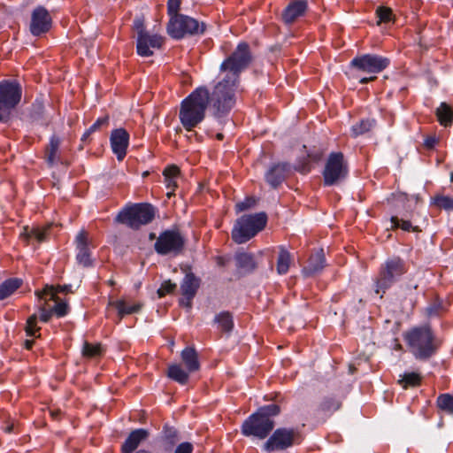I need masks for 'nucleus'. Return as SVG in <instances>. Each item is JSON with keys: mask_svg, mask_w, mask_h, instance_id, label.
<instances>
[{"mask_svg": "<svg viewBox=\"0 0 453 453\" xmlns=\"http://www.w3.org/2000/svg\"><path fill=\"white\" fill-rule=\"evenodd\" d=\"M254 203V199L247 198L245 201L238 203L235 207L237 211L240 212L250 208Z\"/></svg>", "mask_w": 453, "mask_h": 453, "instance_id": "5fc2aeb1", "label": "nucleus"}, {"mask_svg": "<svg viewBox=\"0 0 453 453\" xmlns=\"http://www.w3.org/2000/svg\"><path fill=\"white\" fill-rule=\"evenodd\" d=\"M325 267V255L323 250H318L311 254L303 273L305 276H313Z\"/></svg>", "mask_w": 453, "mask_h": 453, "instance_id": "4be33fe9", "label": "nucleus"}, {"mask_svg": "<svg viewBox=\"0 0 453 453\" xmlns=\"http://www.w3.org/2000/svg\"><path fill=\"white\" fill-rule=\"evenodd\" d=\"M236 266L243 273L252 272L257 265L251 254L239 252L235 255Z\"/></svg>", "mask_w": 453, "mask_h": 453, "instance_id": "c85d7f7f", "label": "nucleus"}, {"mask_svg": "<svg viewBox=\"0 0 453 453\" xmlns=\"http://www.w3.org/2000/svg\"><path fill=\"white\" fill-rule=\"evenodd\" d=\"M4 430L6 433H11L13 430V424L7 426Z\"/></svg>", "mask_w": 453, "mask_h": 453, "instance_id": "0e129e2a", "label": "nucleus"}, {"mask_svg": "<svg viewBox=\"0 0 453 453\" xmlns=\"http://www.w3.org/2000/svg\"><path fill=\"white\" fill-rule=\"evenodd\" d=\"M40 311V319L42 322H48L53 314L51 308L47 307V301H45V303L41 305Z\"/></svg>", "mask_w": 453, "mask_h": 453, "instance_id": "8fccbe9b", "label": "nucleus"}, {"mask_svg": "<svg viewBox=\"0 0 453 453\" xmlns=\"http://www.w3.org/2000/svg\"><path fill=\"white\" fill-rule=\"evenodd\" d=\"M180 5V0H169L168 1V13L169 15L175 16L178 15L177 12L179 11Z\"/></svg>", "mask_w": 453, "mask_h": 453, "instance_id": "603ef678", "label": "nucleus"}, {"mask_svg": "<svg viewBox=\"0 0 453 453\" xmlns=\"http://www.w3.org/2000/svg\"><path fill=\"white\" fill-rule=\"evenodd\" d=\"M155 210L149 203H136L120 211L116 220L125 224L133 229H138L142 225H147L153 220Z\"/></svg>", "mask_w": 453, "mask_h": 453, "instance_id": "39448f33", "label": "nucleus"}, {"mask_svg": "<svg viewBox=\"0 0 453 453\" xmlns=\"http://www.w3.org/2000/svg\"><path fill=\"white\" fill-rule=\"evenodd\" d=\"M192 451L193 445L190 442H182L176 447L174 453H192Z\"/></svg>", "mask_w": 453, "mask_h": 453, "instance_id": "864d4df0", "label": "nucleus"}, {"mask_svg": "<svg viewBox=\"0 0 453 453\" xmlns=\"http://www.w3.org/2000/svg\"><path fill=\"white\" fill-rule=\"evenodd\" d=\"M274 427V422L268 417H262L257 412L252 414L242 426V432L246 436L265 439Z\"/></svg>", "mask_w": 453, "mask_h": 453, "instance_id": "9b49d317", "label": "nucleus"}, {"mask_svg": "<svg viewBox=\"0 0 453 453\" xmlns=\"http://www.w3.org/2000/svg\"><path fill=\"white\" fill-rule=\"evenodd\" d=\"M374 79H376V76H372V77H369V78H363L360 80V83L362 84H365L371 81H373Z\"/></svg>", "mask_w": 453, "mask_h": 453, "instance_id": "680f3d73", "label": "nucleus"}, {"mask_svg": "<svg viewBox=\"0 0 453 453\" xmlns=\"http://www.w3.org/2000/svg\"><path fill=\"white\" fill-rule=\"evenodd\" d=\"M421 377L418 373L409 372L402 376V379L398 380L399 384L404 388L409 387H417L420 384Z\"/></svg>", "mask_w": 453, "mask_h": 453, "instance_id": "58836bf2", "label": "nucleus"}, {"mask_svg": "<svg viewBox=\"0 0 453 453\" xmlns=\"http://www.w3.org/2000/svg\"><path fill=\"white\" fill-rule=\"evenodd\" d=\"M180 437L177 429L173 426H165L163 430L162 441L166 450H172L173 447L179 442Z\"/></svg>", "mask_w": 453, "mask_h": 453, "instance_id": "c756f323", "label": "nucleus"}, {"mask_svg": "<svg viewBox=\"0 0 453 453\" xmlns=\"http://www.w3.org/2000/svg\"><path fill=\"white\" fill-rule=\"evenodd\" d=\"M434 204L441 209L453 210V198L443 195H438L434 197Z\"/></svg>", "mask_w": 453, "mask_h": 453, "instance_id": "a19ab883", "label": "nucleus"}, {"mask_svg": "<svg viewBox=\"0 0 453 453\" xmlns=\"http://www.w3.org/2000/svg\"><path fill=\"white\" fill-rule=\"evenodd\" d=\"M156 239V234L154 233L150 234V240Z\"/></svg>", "mask_w": 453, "mask_h": 453, "instance_id": "338daca9", "label": "nucleus"}, {"mask_svg": "<svg viewBox=\"0 0 453 453\" xmlns=\"http://www.w3.org/2000/svg\"><path fill=\"white\" fill-rule=\"evenodd\" d=\"M111 304L117 309L119 319H121L126 315L138 312L142 308L141 303L128 304L123 299L111 303Z\"/></svg>", "mask_w": 453, "mask_h": 453, "instance_id": "7c9ffc66", "label": "nucleus"}, {"mask_svg": "<svg viewBox=\"0 0 453 453\" xmlns=\"http://www.w3.org/2000/svg\"><path fill=\"white\" fill-rule=\"evenodd\" d=\"M347 173L348 167L344 162L343 154L331 153L323 172L325 184L327 186L337 184L346 177Z\"/></svg>", "mask_w": 453, "mask_h": 453, "instance_id": "9d476101", "label": "nucleus"}, {"mask_svg": "<svg viewBox=\"0 0 453 453\" xmlns=\"http://www.w3.org/2000/svg\"><path fill=\"white\" fill-rule=\"evenodd\" d=\"M214 321L219 325L220 330L224 333H230L234 327L233 316L229 311H222L218 314Z\"/></svg>", "mask_w": 453, "mask_h": 453, "instance_id": "72a5a7b5", "label": "nucleus"}, {"mask_svg": "<svg viewBox=\"0 0 453 453\" xmlns=\"http://www.w3.org/2000/svg\"><path fill=\"white\" fill-rule=\"evenodd\" d=\"M435 114L441 125L444 127L451 125L453 120V110L448 104L441 103L436 109Z\"/></svg>", "mask_w": 453, "mask_h": 453, "instance_id": "2f4dec72", "label": "nucleus"}, {"mask_svg": "<svg viewBox=\"0 0 453 453\" xmlns=\"http://www.w3.org/2000/svg\"><path fill=\"white\" fill-rule=\"evenodd\" d=\"M267 217L264 212L243 215L238 219L232 231V239L238 244L254 237L266 225Z\"/></svg>", "mask_w": 453, "mask_h": 453, "instance_id": "20e7f679", "label": "nucleus"}, {"mask_svg": "<svg viewBox=\"0 0 453 453\" xmlns=\"http://www.w3.org/2000/svg\"><path fill=\"white\" fill-rule=\"evenodd\" d=\"M111 146L119 161H122L127 154L129 143V134L124 128H118L111 132Z\"/></svg>", "mask_w": 453, "mask_h": 453, "instance_id": "f3484780", "label": "nucleus"}, {"mask_svg": "<svg viewBox=\"0 0 453 453\" xmlns=\"http://www.w3.org/2000/svg\"><path fill=\"white\" fill-rule=\"evenodd\" d=\"M149 432L140 428L132 431L121 446L122 453H132L134 451L142 441L147 440Z\"/></svg>", "mask_w": 453, "mask_h": 453, "instance_id": "aec40b11", "label": "nucleus"}, {"mask_svg": "<svg viewBox=\"0 0 453 453\" xmlns=\"http://www.w3.org/2000/svg\"><path fill=\"white\" fill-rule=\"evenodd\" d=\"M50 226L51 225H47L43 227L25 226L23 228V232L20 234V236L25 241H29L30 239L35 238L37 242H41L45 240Z\"/></svg>", "mask_w": 453, "mask_h": 453, "instance_id": "bb28decb", "label": "nucleus"}, {"mask_svg": "<svg viewBox=\"0 0 453 453\" xmlns=\"http://www.w3.org/2000/svg\"><path fill=\"white\" fill-rule=\"evenodd\" d=\"M375 125L373 119H363L359 123L354 125L351 128L352 136L357 137L370 131Z\"/></svg>", "mask_w": 453, "mask_h": 453, "instance_id": "4c0bfd02", "label": "nucleus"}, {"mask_svg": "<svg viewBox=\"0 0 453 453\" xmlns=\"http://www.w3.org/2000/svg\"><path fill=\"white\" fill-rule=\"evenodd\" d=\"M167 375L180 384H186L188 380V373L177 364L169 365Z\"/></svg>", "mask_w": 453, "mask_h": 453, "instance_id": "f704fd0d", "label": "nucleus"}, {"mask_svg": "<svg viewBox=\"0 0 453 453\" xmlns=\"http://www.w3.org/2000/svg\"><path fill=\"white\" fill-rule=\"evenodd\" d=\"M251 59L249 44L242 42L221 64L220 71L226 75L215 85L211 94L209 93V104L215 117L226 116L235 104L239 75L249 66Z\"/></svg>", "mask_w": 453, "mask_h": 453, "instance_id": "f257e3e1", "label": "nucleus"}, {"mask_svg": "<svg viewBox=\"0 0 453 453\" xmlns=\"http://www.w3.org/2000/svg\"><path fill=\"white\" fill-rule=\"evenodd\" d=\"M389 65V59L377 55H363L351 61V66L366 73H380Z\"/></svg>", "mask_w": 453, "mask_h": 453, "instance_id": "4468645a", "label": "nucleus"}, {"mask_svg": "<svg viewBox=\"0 0 453 453\" xmlns=\"http://www.w3.org/2000/svg\"><path fill=\"white\" fill-rule=\"evenodd\" d=\"M103 349L101 344H91L84 342L82 348V356L88 358L97 357L102 355Z\"/></svg>", "mask_w": 453, "mask_h": 453, "instance_id": "ea45409f", "label": "nucleus"}, {"mask_svg": "<svg viewBox=\"0 0 453 453\" xmlns=\"http://www.w3.org/2000/svg\"><path fill=\"white\" fill-rule=\"evenodd\" d=\"M109 123V117L104 116L98 119L83 134L81 140L85 141L92 133L99 130L102 127H106Z\"/></svg>", "mask_w": 453, "mask_h": 453, "instance_id": "79ce46f5", "label": "nucleus"}, {"mask_svg": "<svg viewBox=\"0 0 453 453\" xmlns=\"http://www.w3.org/2000/svg\"><path fill=\"white\" fill-rule=\"evenodd\" d=\"M50 415L53 418H58V416L60 415V410H53V411H50Z\"/></svg>", "mask_w": 453, "mask_h": 453, "instance_id": "052dcab7", "label": "nucleus"}, {"mask_svg": "<svg viewBox=\"0 0 453 453\" xmlns=\"http://www.w3.org/2000/svg\"><path fill=\"white\" fill-rule=\"evenodd\" d=\"M75 242L78 250L76 256L78 263L85 267L92 265L89 251V246L92 245V242L88 238V232L81 230L76 236Z\"/></svg>", "mask_w": 453, "mask_h": 453, "instance_id": "a211bd4d", "label": "nucleus"}, {"mask_svg": "<svg viewBox=\"0 0 453 453\" xmlns=\"http://www.w3.org/2000/svg\"><path fill=\"white\" fill-rule=\"evenodd\" d=\"M21 86L16 81L0 82V122L6 121L21 99Z\"/></svg>", "mask_w": 453, "mask_h": 453, "instance_id": "423d86ee", "label": "nucleus"}, {"mask_svg": "<svg viewBox=\"0 0 453 453\" xmlns=\"http://www.w3.org/2000/svg\"><path fill=\"white\" fill-rule=\"evenodd\" d=\"M181 359L189 372H196L200 368L198 356L192 347L184 349L181 352Z\"/></svg>", "mask_w": 453, "mask_h": 453, "instance_id": "cd10ccee", "label": "nucleus"}, {"mask_svg": "<svg viewBox=\"0 0 453 453\" xmlns=\"http://www.w3.org/2000/svg\"><path fill=\"white\" fill-rule=\"evenodd\" d=\"M134 27L137 33V53L142 57H150L153 51L148 48V42H150L152 48H160L163 44V38L157 35H150L144 28L143 21L136 19Z\"/></svg>", "mask_w": 453, "mask_h": 453, "instance_id": "f8f14e48", "label": "nucleus"}, {"mask_svg": "<svg viewBox=\"0 0 453 453\" xmlns=\"http://www.w3.org/2000/svg\"><path fill=\"white\" fill-rule=\"evenodd\" d=\"M163 173L165 180H169V178L174 179L180 174V169L176 165H170L164 170Z\"/></svg>", "mask_w": 453, "mask_h": 453, "instance_id": "3c124183", "label": "nucleus"}, {"mask_svg": "<svg viewBox=\"0 0 453 453\" xmlns=\"http://www.w3.org/2000/svg\"><path fill=\"white\" fill-rule=\"evenodd\" d=\"M290 165L288 164H277L272 166L266 173V181L273 187L277 188L288 175Z\"/></svg>", "mask_w": 453, "mask_h": 453, "instance_id": "6ab92c4d", "label": "nucleus"}, {"mask_svg": "<svg viewBox=\"0 0 453 453\" xmlns=\"http://www.w3.org/2000/svg\"><path fill=\"white\" fill-rule=\"evenodd\" d=\"M376 13L380 21L388 22L391 19L392 17V10L388 7H379L376 11Z\"/></svg>", "mask_w": 453, "mask_h": 453, "instance_id": "09e8293b", "label": "nucleus"}, {"mask_svg": "<svg viewBox=\"0 0 453 453\" xmlns=\"http://www.w3.org/2000/svg\"><path fill=\"white\" fill-rule=\"evenodd\" d=\"M300 434L296 429L279 428L265 443L267 451L283 450L291 447L299 438Z\"/></svg>", "mask_w": 453, "mask_h": 453, "instance_id": "ddd939ff", "label": "nucleus"}, {"mask_svg": "<svg viewBox=\"0 0 453 453\" xmlns=\"http://www.w3.org/2000/svg\"><path fill=\"white\" fill-rule=\"evenodd\" d=\"M51 27V17L42 6L36 7L31 14L30 32L35 36L47 33Z\"/></svg>", "mask_w": 453, "mask_h": 453, "instance_id": "2eb2a0df", "label": "nucleus"}, {"mask_svg": "<svg viewBox=\"0 0 453 453\" xmlns=\"http://www.w3.org/2000/svg\"><path fill=\"white\" fill-rule=\"evenodd\" d=\"M185 240L181 234L175 229L166 230L157 238L154 248L160 255L180 253L184 248Z\"/></svg>", "mask_w": 453, "mask_h": 453, "instance_id": "1a4fd4ad", "label": "nucleus"}, {"mask_svg": "<svg viewBox=\"0 0 453 453\" xmlns=\"http://www.w3.org/2000/svg\"><path fill=\"white\" fill-rule=\"evenodd\" d=\"M200 286V280L191 272L186 273L185 278L180 285V291L183 297L180 300V304L188 308L192 307V299L196 296Z\"/></svg>", "mask_w": 453, "mask_h": 453, "instance_id": "dca6fc26", "label": "nucleus"}, {"mask_svg": "<svg viewBox=\"0 0 453 453\" xmlns=\"http://www.w3.org/2000/svg\"><path fill=\"white\" fill-rule=\"evenodd\" d=\"M307 9V2L297 0L290 3L282 13V19L286 24L293 23L298 17L302 16Z\"/></svg>", "mask_w": 453, "mask_h": 453, "instance_id": "412c9836", "label": "nucleus"}, {"mask_svg": "<svg viewBox=\"0 0 453 453\" xmlns=\"http://www.w3.org/2000/svg\"><path fill=\"white\" fill-rule=\"evenodd\" d=\"M21 284L19 279H9L0 284V301L11 296Z\"/></svg>", "mask_w": 453, "mask_h": 453, "instance_id": "473e14b6", "label": "nucleus"}, {"mask_svg": "<svg viewBox=\"0 0 453 453\" xmlns=\"http://www.w3.org/2000/svg\"><path fill=\"white\" fill-rule=\"evenodd\" d=\"M217 139L222 140L223 139V134H217Z\"/></svg>", "mask_w": 453, "mask_h": 453, "instance_id": "774afa93", "label": "nucleus"}, {"mask_svg": "<svg viewBox=\"0 0 453 453\" xmlns=\"http://www.w3.org/2000/svg\"><path fill=\"white\" fill-rule=\"evenodd\" d=\"M257 412L262 417H268L271 418V417L277 416L280 412V408L277 404H270L259 408Z\"/></svg>", "mask_w": 453, "mask_h": 453, "instance_id": "37998d69", "label": "nucleus"}, {"mask_svg": "<svg viewBox=\"0 0 453 453\" xmlns=\"http://www.w3.org/2000/svg\"><path fill=\"white\" fill-rule=\"evenodd\" d=\"M176 288V284L171 280H165L162 283L161 287L157 290L158 297H163L166 294L172 293Z\"/></svg>", "mask_w": 453, "mask_h": 453, "instance_id": "49530a36", "label": "nucleus"}, {"mask_svg": "<svg viewBox=\"0 0 453 453\" xmlns=\"http://www.w3.org/2000/svg\"><path fill=\"white\" fill-rule=\"evenodd\" d=\"M204 24L188 16L175 15L171 17L167 26L168 34L175 38L180 39L186 34L195 35L204 31Z\"/></svg>", "mask_w": 453, "mask_h": 453, "instance_id": "6e6552de", "label": "nucleus"}, {"mask_svg": "<svg viewBox=\"0 0 453 453\" xmlns=\"http://www.w3.org/2000/svg\"><path fill=\"white\" fill-rule=\"evenodd\" d=\"M50 295V300H52L56 303L53 308H51L53 313H55L58 317H63L68 312V305L65 303L60 302L59 298L57 296L56 292L54 291L53 287H47L42 292H38L37 296L40 299L44 298Z\"/></svg>", "mask_w": 453, "mask_h": 453, "instance_id": "5701e85b", "label": "nucleus"}, {"mask_svg": "<svg viewBox=\"0 0 453 453\" xmlns=\"http://www.w3.org/2000/svg\"><path fill=\"white\" fill-rule=\"evenodd\" d=\"M58 290L61 292H67L69 291V286H59Z\"/></svg>", "mask_w": 453, "mask_h": 453, "instance_id": "e2e57ef3", "label": "nucleus"}, {"mask_svg": "<svg viewBox=\"0 0 453 453\" xmlns=\"http://www.w3.org/2000/svg\"><path fill=\"white\" fill-rule=\"evenodd\" d=\"M165 182L168 189L174 190L177 187V183L174 179L169 178V180H165Z\"/></svg>", "mask_w": 453, "mask_h": 453, "instance_id": "13d9d810", "label": "nucleus"}, {"mask_svg": "<svg viewBox=\"0 0 453 453\" xmlns=\"http://www.w3.org/2000/svg\"><path fill=\"white\" fill-rule=\"evenodd\" d=\"M208 104L209 91L203 87L196 88L182 101L179 116L187 131H192L203 120Z\"/></svg>", "mask_w": 453, "mask_h": 453, "instance_id": "f03ea898", "label": "nucleus"}, {"mask_svg": "<svg viewBox=\"0 0 453 453\" xmlns=\"http://www.w3.org/2000/svg\"><path fill=\"white\" fill-rule=\"evenodd\" d=\"M25 330L27 336H36L35 333L40 330V327L37 326L36 314H33L27 319Z\"/></svg>", "mask_w": 453, "mask_h": 453, "instance_id": "c03bdc74", "label": "nucleus"}, {"mask_svg": "<svg viewBox=\"0 0 453 453\" xmlns=\"http://www.w3.org/2000/svg\"><path fill=\"white\" fill-rule=\"evenodd\" d=\"M292 258L290 253L284 248H280L278 260H277V272L280 274H285L289 268Z\"/></svg>", "mask_w": 453, "mask_h": 453, "instance_id": "c9c22d12", "label": "nucleus"}, {"mask_svg": "<svg viewBox=\"0 0 453 453\" xmlns=\"http://www.w3.org/2000/svg\"><path fill=\"white\" fill-rule=\"evenodd\" d=\"M436 404L440 411L453 416V396L451 395H440L437 398Z\"/></svg>", "mask_w": 453, "mask_h": 453, "instance_id": "e433bc0d", "label": "nucleus"}, {"mask_svg": "<svg viewBox=\"0 0 453 453\" xmlns=\"http://www.w3.org/2000/svg\"><path fill=\"white\" fill-rule=\"evenodd\" d=\"M394 197H395V206H397V207L400 205H405V203L408 202L407 196L403 193L394 195Z\"/></svg>", "mask_w": 453, "mask_h": 453, "instance_id": "6e6d98bb", "label": "nucleus"}, {"mask_svg": "<svg viewBox=\"0 0 453 453\" xmlns=\"http://www.w3.org/2000/svg\"><path fill=\"white\" fill-rule=\"evenodd\" d=\"M322 157V153L319 150L309 151L306 153V156L300 157L295 165V170L303 173H308L311 169V162H318L320 160Z\"/></svg>", "mask_w": 453, "mask_h": 453, "instance_id": "b1692460", "label": "nucleus"}, {"mask_svg": "<svg viewBox=\"0 0 453 453\" xmlns=\"http://www.w3.org/2000/svg\"><path fill=\"white\" fill-rule=\"evenodd\" d=\"M411 352L417 359L426 360L437 350L439 342L428 326L415 327L405 334Z\"/></svg>", "mask_w": 453, "mask_h": 453, "instance_id": "7ed1b4c3", "label": "nucleus"}, {"mask_svg": "<svg viewBox=\"0 0 453 453\" xmlns=\"http://www.w3.org/2000/svg\"><path fill=\"white\" fill-rule=\"evenodd\" d=\"M411 213L409 211L399 212V215L392 216L391 222L393 228H401L404 231L420 232L418 226H413L410 220Z\"/></svg>", "mask_w": 453, "mask_h": 453, "instance_id": "393cba45", "label": "nucleus"}, {"mask_svg": "<svg viewBox=\"0 0 453 453\" xmlns=\"http://www.w3.org/2000/svg\"><path fill=\"white\" fill-rule=\"evenodd\" d=\"M406 272L403 261L399 257L388 259L381 267L376 280L375 292L385 293L393 282Z\"/></svg>", "mask_w": 453, "mask_h": 453, "instance_id": "0eeeda50", "label": "nucleus"}, {"mask_svg": "<svg viewBox=\"0 0 453 453\" xmlns=\"http://www.w3.org/2000/svg\"><path fill=\"white\" fill-rule=\"evenodd\" d=\"M34 341L33 340H26L24 342L25 348L30 349L33 347Z\"/></svg>", "mask_w": 453, "mask_h": 453, "instance_id": "bf43d9fd", "label": "nucleus"}, {"mask_svg": "<svg viewBox=\"0 0 453 453\" xmlns=\"http://www.w3.org/2000/svg\"><path fill=\"white\" fill-rule=\"evenodd\" d=\"M135 453H152V452L150 450H146V449H140V450L136 451Z\"/></svg>", "mask_w": 453, "mask_h": 453, "instance_id": "69168bd1", "label": "nucleus"}, {"mask_svg": "<svg viewBox=\"0 0 453 453\" xmlns=\"http://www.w3.org/2000/svg\"><path fill=\"white\" fill-rule=\"evenodd\" d=\"M61 141L57 136L50 138V143L45 148L44 158L50 166H53L57 162L60 161L58 153Z\"/></svg>", "mask_w": 453, "mask_h": 453, "instance_id": "a878e982", "label": "nucleus"}, {"mask_svg": "<svg viewBox=\"0 0 453 453\" xmlns=\"http://www.w3.org/2000/svg\"><path fill=\"white\" fill-rule=\"evenodd\" d=\"M44 105L42 102L36 100L31 109V116L35 119H39L42 116Z\"/></svg>", "mask_w": 453, "mask_h": 453, "instance_id": "de8ad7c7", "label": "nucleus"}, {"mask_svg": "<svg viewBox=\"0 0 453 453\" xmlns=\"http://www.w3.org/2000/svg\"><path fill=\"white\" fill-rule=\"evenodd\" d=\"M437 139L435 137H427L426 140H425V146L427 148V149H433L435 144L437 143Z\"/></svg>", "mask_w": 453, "mask_h": 453, "instance_id": "4d7b16f0", "label": "nucleus"}, {"mask_svg": "<svg viewBox=\"0 0 453 453\" xmlns=\"http://www.w3.org/2000/svg\"><path fill=\"white\" fill-rule=\"evenodd\" d=\"M320 407L324 411H334L341 407V403L334 398H326Z\"/></svg>", "mask_w": 453, "mask_h": 453, "instance_id": "a18cd8bd", "label": "nucleus"}]
</instances>
